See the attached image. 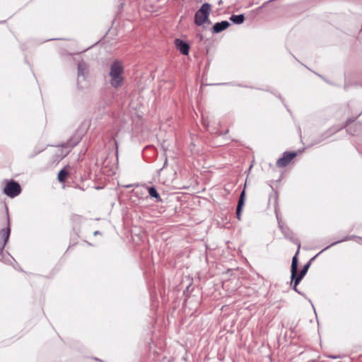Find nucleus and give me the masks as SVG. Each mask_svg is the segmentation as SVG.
I'll use <instances>...</instances> for the list:
<instances>
[{"mask_svg": "<svg viewBox=\"0 0 362 362\" xmlns=\"http://www.w3.org/2000/svg\"><path fill=\"white\" fill-rule=\"evenodd\" d=\"M124 68L121 62L115 60L112 63L108 76L110 85L115 88L121 87L124 83Z\"/></svg>", "mask_w": 362, "mask_h": 362, "instance_id": "f257e3e1", "label": "nucleus"}, {"mask_svg": "<svg viewBox=\"0 0 362 362\" xmlns=\"http://www.w3.org/2000/svg\"><path fill=\"white\" fill-rule=\"evenodd\" d=\"M211 6L209 4L205 3L202 5L200 8L196 12L194 16V23L197 25H202L209 19Z\"/></svg>", "mask_w": 362, "mask_h": 362, "instance_id": "f03ea898", "label": "nucleus"}, {"mask_svg": "<svg viewBox=\"0 0 362 362\" xmlns=\"http://www.w3.org/2000/svg\"><path fill=\"white\" fill-rule=\"evenodd\" d=\"M21 192L20 185L15 181H9L4 189V192L8 197L13 198Z\"/></svg>", "mask_w": 362, "mask_h": 362, "instance_id": "7ed1b4c3", "label": "nucleus"}, {"mask_svg": "<svg viewBox=\"0 0 362 362\" xmlns=\"http://www.w3.org/2000/svg\"><path fill=\"white\" fill-rule=\"evenodd\" d=\"M296 155L297 154L295 152L284 153L283 156L277 160L276 165L279 168L286 166L292 159L296 156Z\"/></svg>", "mask_w": 362, "mask_h": 362, "instance_id": "20e7f679", "label": "nucleus"}, {"mask_svg": "<svg viewBox=\"0 0 362 362\" xmlns=\"http://www.w3.org/2000/svg\"><path fill=\"white\" fill-rule=\"evenodd\" d=\"M295 243L298 245V250H297V252H296L295 256L292 259V263H291V279H293L295 278V276L298 274V258H297V255L298 254L299 250H300V243L298 241L296 240Z\"/></svg>", "mask_w": 362, "mask_h": 362, "instance_id": "39448f33", "label": "nucleus"}, {"mask_svg": "<svg viewBox=\"0 0 362 362\" xmlns=\"http://www.w3.org/2000/svg\"><path fill=\"white\" fill-rule=\"evenodd\" d=\"M175 45L179 51L184 55H187L189 51V45L182 40L176 39L175 40Z\"/></svg>", "mask_w": 362, "mask_h": 362, "instance_id": "423d86ee", "label": "nucleus"}, {"mask_svg": "<svg viewBox=\"0 0 362 362\" xmlns=\"http://www.w3.org/2000/svg\"><path fill=\"white\" fill-rule=\"evenodd\" d=\"M88 74V65L84 62H80L78 64V78H85Z\"/></svg>", "mask_w": 362, "mask_h": 362, "instance_id": "0eeeda50", "label": "nucleus"}, {"mask_svg": "<svg viewBox=\"0 0 362 362\" xmlns=\"http://www.w3.org/2000/svg\"><path fill=\"white\" fill-rule=\"evenodd\" d=\"M229 25L230 23L226 21H223L221 22L216 23L213 27V32L215 33H218L226 29Z\"/></svg>", "mask_w": 362, "mask_h": 362, "instance_id": "6e6552de", "label": "nucleus"}, {"mask_svg": "<svg viewBox=\"0 0 362 362\" xmlns=\"http://www.w3.org/2000/svg\"><path fill=\"white\" fill-rule=\"evenodd\" d=\"M310 267V263L305 264L302 269L300 272V274L296 276V284H298L301 279L303 278V276L306 274L308 269Z\"/></svg>", "mask_w": 362, "mask_h": 362, "instance_id": "1a4fd4ad", "label": "nucleus"}, {"mask_svg": "<svg viewBox=\"0 0 362 362\" xmlns=\"http://www.w3.org/2000/svg\"><path fill=\"white\" fill-rule=\"evenodd\" d=\"M230 20L235 24H241L245 20V16L243 14L232 15Z\"/></svg>", "mask_w": 362, "mask_h": 362, "instance_id": "9d476101", "label": "nucleus"}, {"mask_svg": "<svg viewBox=\"0 0 362 362\" xmlns=\"http://www.w3.org/2000/svg\"><path fill=\"white\" fill-rule=\"evenodd\" d=\"M148 194L151 197L156 199L158 202L161 201L160 194L154 187H148Z\"/></svg>", "mask_w": 362, "mask_h": 362, "instance_id": "9b49d317", "label": "nucleus"}, {"mask_svg": "<svg viewBox=\"0 0 362 362\" xmlns=\"http://www.w3.org/2000/svg\"><path fill=\"white\" fill-rule=\"evenodd\" d=\"M245 190H243L240 195L238 206H237V209H238V211H242V208L245 203Z\"/></svg>", "mask_w": 362, "mask_h": 362, "instance_id": "f8f14e48", "label": "nucleus"}, {"mask_svg": "<svg viewBox=\"0 0 362 362\" xmlns=\"http://www.w3.org/2000/svg\"><path fill=\"white\" fill-rule=\"evenodd\" d=\"M280 228L282 233L284 234L285 238L292 240L293 238L292 232L290 231L288 228H284L283 226H281Z\"/></svg>", "mask_w": 362, "mask_h": 362, "instance_id": "ddd939ff", "label": "nucleus"}, {"mask_svg": "<svg viewBox=\"0 0 362 362\" xmlns=\"http://www.w3.org/2000/svg\"><path fill=\"white\" fill-rule=\"evenodd\" d=\"M67 175H68V172L66 170H64V169L61 170L58 174L59 181L60 182H64L66 180Z\"/></svg>", "mask_w": 362, "mask_h": 362, "instance_id": "4468645a", "label": "nucleus"}, {"mask_svg": "<svg viewBox=\"0 0 362 362\" xmlns=\"http://www.w3.org/2000/svg\"><path fill=\"white\" fill-rule=\"evenodd\" d=\"M350 239V237H346L344 239L341 240H339V241H337V242H334L333 243H332L330 245H328L327 247H326L325 249H323L322 250H321L319 254H320L321 252H322L323 251L326 250L327 249L329 248L331 246H333L337 243H339L342 241H345V240H349Z\"/></svg>", "mask_w": 362, "mask_h": 362, "instance_id": "2eb2a0df", "label": "nucleus"}, {"mask_svg": "<svg viewBox=\"0 0 362 362\" xmlns=\"http://www.w3.org/2000/svg\"><path fill=\"white\" fill-rule=\"evenodd\" d=\"M241 211H238V209H236V215L238 220H240Z\"/></svg>", "mask_w": 362, "mask_h": 362, "instance_id": "dca6fc26", "label": "nucleus"}, {"mask_svg": "<svg viewBox=\"0 0 362 362\" xmlns=\"http://www.w3.org/2000/svg\"><path fill=\"white\" fill-rule=\"evenodd\" d=\"M291 280H292V281H294V286H293V289H294V291H296V292H298V293H299V291H298V289H297V286H298V284H296V277H295L293 279H291Z\"/></svg>", "mask_w": 362, "mask_h": 362, "instance_id": "f3484780", "label": "nucleus"}, {"mask_svg": "<svg viewBox=\"0 0 362 362\" xmlns=\"http://www.w3.org/2000/svg\"><path fill=\"white\" fill-rule=\"evenodd\" d=\"M98 234H99V231H98V230H97V231H95V232H94V235H98Z\"/></svg>", "mask_w": 362, "mask_h": 362, "instance_id": "a211bd4d", "label": "nucleus"}]
</instances>
